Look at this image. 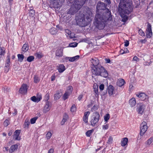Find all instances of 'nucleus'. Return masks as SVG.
Wrapping results in <instances>:
<instances>
[{
  "label": "nucleus",
  "mask_w": 153,
  "mask_h": 153,
  "mask_svg": "<svg viewBox=\"0 0 153 153\" xmlns=\"http://www.w3.org/2000/svg\"><path fill=\"white\" fill-rule=\"evenodd\" d=\"M106 6L107 4L101 1H99L97 4L96 12H99L102 10L104 11L102 13H97L94 17V25L100 30L104 28L107 21H111L112 19L111 11Z\"/></svg>",
  "instance_id": "obj_1"
},
{
  "label": "nucleus",
  "mask_w": 153,
  "mask_h": 153,
  "mask_svg": "<svg viewBox=\"0 0 153 153\" xmlns=\"http://www.w3.org/2000/svg\"><path fill=\"white\" fill-rule=\"evenodd\" d=\"M118 8L119 12L124 15L128 14L133 10L132 3L131 0H120Z\"/></svg>",
  "instance_id": "obj_2"
},
{
  "label": "nucleus",
  "mask_w": 153,
  "mask_h": 153,
  "mask_svg": "<svg viewBox=\"0 0 153 153\" xmlns=\"http://www.w3.org/2000/svg\"><path fill=\"white\" fill-rule=\"evenodd\" d=\"M90 14H81L75 17L77 24L80 27H83L88 25L90 22Z\"/></svg>",
  "instance_id": "obj_3"
},
{
  "label": "nucleus",
  "mask_w": 153,
  "mask_h": 153,
  "mask_svg": "<svg viewBox=\"0 0 153 153\" xmlns=\"http://www.w3.org/2000/svg\"><path fill=\"white\" fill-rule=\"evenodd\" d=\"M91 72L93 74L96 76H100L106 77L108 74L107 71L101 65H100L95 67H91Z\"/></svg>",
  "instance_id": "obj_4"
},
{
  "label": "nucleus",
  "mask_w": 153,
  "mask_h": 153,
  "mask_svg": "<svg viewBox=\"0 0 153 153\" xmlns=\"http://www.w3.org/2000/svg\"><path fill=\"white\" fill-rule=\"evenodd\" d=\"M77 0H74L70 9L67 12V14L74 15L76 13L82 6L78 2Z\"/></svg>",
  "instance_id": "obj_5"
},
{
  "label": "nucleus",
  "mask_w": 153,
  "mask_h": 153,
  "mask_svg": "<svg viewBox=\"0 0 153 153\" xmlns=\"http://www.w3.org/2000/svg\"><path fill=\"white\" fill-rule=\"evenodd\" d=\"M100 117L99 114L97 112H95L91 117V125L92 126H94L98 122Z\"/></svg>",
  "instance_id": "obj_6"
},
{
  "label": "nucleus",
  "mask_w": 153,
  "mask_h": 153,
  "mask_svg": "<svg viewBox=\"0 0 153 153\" xmlns=\"http://www.w3.org/2000/svg\"><path fill=\"white\" fill-rule=\"evenodd\" d=\"M46 96L47 97V98H46L47 101L43 109V112L45 113H46L48 112L50 109V103L48 101V100L49 98V94H46Z\"/></svg>",
  "instance_id": "obj_7"
},
{
  "label": "nucleus",
  "mask_w": 153,
  "mask_h": 153,
  "mask_svg": "<svg viewBox=\"0 0 153 153\" xmlns=\"http://www.w3.org/2000/svg\"><path fill=\"white\" fill-rule=\"evenodd\" d=\"M145 122H143L140 125V135L143 136L146 131L148 127Z\"/></svg>",
  "instance_id": "obj_8"
},
{
  "label": "nucleus",
  "mask_w": 153,
  "mask_h": 153,
  "mask_svg": "<svg viewBox=\"0 0 153 153\" xmlns=\"http://www.w3.org/2000/svg\"><path fill=\"white\" fill-rule=\"evenodd\" d=\"M146 33V36L147 38H150L152 35L151 25L149 23H148Z\"/></svg>",
  "instance_id": "obj_9"
},
{
  "label": "nucleus",
  "mask_w": 153,
  "mask_h": 153,
  "mask_svg": "<svg viewBox=\"0 0 153 153\" xmlns=\"http://www.w3.org/2000/svg\"><path fill=\"white\" fill-rule=\"evenodd\" d=\"M73 91V88L71 86L67 88V91L63 96V99L64 100L68 98V97L71 94Z\"/></svg>",
  "instance_id": "obj_10"
},
{
  "label": "nucleus",
  "mask_w": 153,
  "mask_h": 153,
  "mask_svg": "<svg viewBox=\"0 0 153 153\" xmlns=\"http://www.w3.org/2000/svg\"><path fill=\"white\" fill-rule=\"evenodd\" d=\"M27 84H23L19 89V92L22 94H25L27 93Z\"/></svg>",
  "instance_id": "obj_11"
},
{
  "label": "nucleus",
  "mask_w": 153,
  "mask_h": 153,
  "mask_svg": "<svg viewBox=\"0 0 153 153\" xmlns=\"http://www.w3.org/2000/svg\"><path fill=\"white\" fill-rule=\"evenodd\" d=\"M21 130H17L14 132L13 137L15 140H20V137L19 136Z\"/></svg>",
  "instance_id": "obj_12"
},
{
  "label": "nucleus",
  "mask_w": 153,
  "mask_h": 153,
  "mask_svg": "<svg viewBox=\"0 0 153 153\" xmlns=\"http://www.w3.org/2000/svg\"><path fill=\"white\" fill-rule=\"evenodd\" d=\"M53 7L58 8L62 5V3L65 0H53Z\"/></svg>",
  "instance_id": "obj_13"
},
{
  "label": "nucleus",
  "mask_w": 153,
  "mask_h": 153,
  "mask_svg": "<svg viewBox=\"0 0 153 153\" xmlns=\"http://www.w3.org/2000/svg\"><path fill=\"white\" fill-rule=\"evenodd\" d=\"M11 63L10 62V55H8L7 56V59L5 61V67L7 68L6 72H8Z\"/></svg>",
  "instance_id": "obj_14"
},
{
  "label": "nucleus",
  "mask_w": 153,
  "mask_h": 153,
  "mask_svg": "<svg viewBox=\"0 0 153 153\" xmlns=\"http://www.w3.org/2000/svg\"><path fill=\"white\" fill-rule=\"evenodd\" d=\"M90 114V112L89 111H87L84 113L83 120V121L85 123H88V117Z\"/></svg>",
  "instance_id": "obj_15"
},
{
  "label": "nucleus",
  "mask_w": 153,
  "mask_h": 153,
  "mask_svg": "<svg viewBox=\"0 0 153 153\" xmlns=\"http://www.w3.org/2000/svg\"><path fill=\"white\" fill-rule=\"evenodd\" d=\"M91 62L92 64V67H95L98 66L99 63V60L95 58V59H91Z\"/></svg>",
  "instance_id": "obj_16"
},
{
  "label": "nucleus",
  "mask_w": 153,
  "mask_h": 153,
  "mask_svg": "<svg viewBox=\"0 0 153 153\" xmlns=\"http://www.w3.org/2000/svg\"><path fill=\"white\" fill-rule=\"evenodd\" d=\"M18 146L17 144H15L12 145L9 149L10 153H12L17 150L18 148Z\"/></svg>",
  "instance_id": "obj_17"
},
{
  "label": "nucleus",
  "mask_w": 153,
  "mask_h": 153,
  "mask_svg": "<svg viewBox=\"0 0 153 153\" xmlns=\"http://www.w3.org/2000/svg\"><path fill=\"white\" fill-rule=\"evenodd\" d=\"M41 99L42 96L41 95L38 96L37 97L35 96H33L31 98V100L32 101L37 102H39Z\"/></svg>",
  "instance_id": "obj_18"
},
{
  "label": "nucleus",
  "mask_w": 153,
  "mask_h": 153,
  "mask_svg": "<svg viewBox=\"0 0 153 153\" xmlns=\"http://www.w3.org/2000/svg\"><path fill=\"white\" fill-rule=\"evenodd\" d=\"M63 49L61 48L58 49L56 51V55L57 56L61 57L63 56Z\"/></svg>",
  "instance_id": "obj_19"
},
{
  "label": "nucleus",
  "mask_w": 153,
  "mask_h": 153,
  "mask_svg": "<svg viewBox=\"0 0 153 153\" xmlns=\"http://www.w3.org/2000/svg\"><path fill=\"white\" fill-rule=\"evenodd\" d=\"M137 96L138 97L143 101L145 100L147 98V96L144 93H140L139 94H137Z\"/></svg>",
  "instance_id": "obj_20"
},
{
  "label": "nucleus",
  "mask_w": 153,
  "mask_h": 153,
  "mask_svg": "<svg viewBox=\"0 0 153 153\" xmlns=\"http://www.w3.org/2000/svg\"><path fill=\"white\" fill-rule=\"evenodd\" d=\"M114 88L111 85H110L108 87V93L110 96H111L114 94Z\"/></svg>",
  "instance_id": "obj_21"
},
{
  "label": "nucleus",
  "mask_w": 153,
  "mask_h": 153,
  "mask_svg": "<svg viewBox=\"0 0 153 153\" xmlns=\"http://www.w3.org/2000/svg\"><path fill=\"white\" fill-rule=\"evenodd\" d=\"M145 105L143 104L140 105L138 107L137 111L139 114H142L144 109Z\"/></svg>",
  "instance_id": "obj_22"
},
{
  "label": "nucleus",
  "mask_w": 153,
  "mask_h": 153,
  "mask_svg": "<svg viewBox=\"0 0 153 153\" xmlns=\"http://www.w3.org/2000/svg\"><path fill=\"white\" fill-rule=\"evenodd\" d=\"M125 83V82L124 79L120 78L118 79L117 82V84L118 86L121 87L124 85Z\"/></svg>",
  "instance_id": "obj_23"
},
{
  "label": "nucleus",
  "mask_w": 153,
  "mask_h": 153,
  "mask_svg": "<svg viewBox=\"0 0 153 153\" xmlns=\"http://www.w3.org/2000/svg\"><path fill=\"white\" fill-rule=\"evenodd\" d=\"M128 138L127 137H125L123 138L121 142V146H125L128 143Z\"/></svg>",
  "instance_id": "obj_24"
},
{
  "label": "nucleus",
  "mask_w": 153,
  "mask_h": 153,
  "mask_svg": "<svg viewBox=\"0 0 153 153\" xmlns=\"http://www.w3.org/2000/svg\"><path fill=\"white\" fill-rule=\"evenodd\" d=\"M62 95V93L59 91H57L54 95V98L55 100H57L60 98Z\"/></svg>",
  "instance_id": "obj_25"
},
{
  "label": "nucleus",
  "mask_w": 153,
  "mask_h": 153,
  "mask_svg": "<svg viewBox=\"0 0 153 153\" xmlns=\"http://www.w3.org/2000/svg\"><path fill=\"white\" fill-rule=\"evenodd\" d=\"M65 70V66L63 64H60L58 66V70L60 73L63 72Z\"/></svg>",
  "instance_id": "obj_26"
},
{
  "label": "nucleus",
  "mask_w": 153,
  "mask_h": 153,
  "mask_svg": "<svg viewBox=\"0 0 153 153\" xmlns=\"http://www.w3.org/2000/svg\"><path fill=\"white\" fill-rule=\"evenodd\" d=\"M129 103L132 107L134 106L136 104V100L134 98H132L129 101Z\"/></svg>",
  "instance_id": "obj_27"
},
{
  "label": "nucleus",
  "mask_w": 153,
  "mask_h": 153,
  "mask_svg": "<svg viewBox=\"0 0 153 153\" xmlns=\"http://www.w3.org/2000/svg\"><path fill=\"white\" fill-rule=\"evenodd\" d=\"M49 32L51 34L55 35L56 34L57 31L56 28L55 27H52L50 29Z\"/></svg>",
  "instance_id": "obj_28"
},
{
  "label": "nucleus",
  "mask_w": 153,
  "mask_h": 153,
  "mask_svg": "<svg viewBox=\"0 0 153 153\" xmlns=\"http://www.w3.org/2000/svg\"><path fill=\"white\" fill-rule=\"evenodd\" d=\"M18 60L20 62L23 61L24 58V56L22 54H19L17 55Z\"/></svg>",
  "instance_id": "obj_29"
},
{
  "label": "nucleus",
  "mask_w": 153,
  "mask_h": 153,
  "mask_svg": "<svg viewBox=\"0 0 153 153\" xmlns=\"http://www.w3.org/2000/svg\"><path fill=\"white\" fill-rule=\"evenodd\" d=\"M29 48V47L27 44H24L22 48V51H23L26 52L28 51Z\"/></svg>",
  "instance_id": "obj_30"
},
{
  "label": "nucleus",
  "mask_w": 153,
  "mask_h": 153,
  "mask_svg": "<svg viewBox=\"0 0 153 153\" xmlns=\"http://www.w3.org/2000/svg\"><path fill=\"white\" fill-rule=\"evenodd\" d=\"M5 53V49L4 47H0V55L4 56Z\"/></svg>",
  "instance_id": "obj_31"
},
{
  "label": "nucleus",
  "mask_w": 153,
  "mask_h": 153,
  "mask_svg": "<svg viewBox=\"0 0 153 153\" xmlns=\"http://www.w3.org/2000/svg\"><path fill=\"white\" fill-rule=\"evenodd\" d=\"M93 131L94 130L93 129L88 130L86 132L85 134L88 137H90L91 134H92V133H93Z\"/></svg>",
  "instance_id": "obj_32"
},
{
  "label": "nucleus",
  "mask_w": 153,
  "mask_h": 153,
  "mask_svg": "<svg viewBox=\"0 0 153 153\" xmlns=\"http://www.w3.org/2000/svg\"><path fill=\"white\" fill-rule=\"evenodd\" d=\"M34 57L33 56H30L28 57L27 59V60L29 62H30L34 60Z\"/></svg>",
  "instance_id": "obj_33"
},
{
  "label": "nucleus",
  "mask_w": 153,
  "mask_h": 153,
  "mask_svg": "<svg viewBox=\"0 0 153 153\" xmlns=\"http://www.w3.org/2000/svg\"><path fill=\"white\" fill-rule=\"evenodd\" d=\"M110 116L109 114H107L104 116V120L106 122H107L108 120L110 119Z\"/></svg>",
  "instance_id": "obj_34"
},
{
  "label": "nucleus",
  "mask_w": 153,
  "mask_h": 153,
  "mask_svg": "<svg viewBox=\"0 0 153 153\" xmlns=\"http://www.w3.org/2000/svg\"><path fill=\"white\" fill-rule=\"evenodd\" d=\"M28 13L30 16L33 17L35 15V11L33 10H31L29 11Z\"/></svg>",
  "instance_id": "obj_35"
},
{
  "label": "nucleus",
  "mask_w": 153,
  "mask_h": 153,
  "mask_svg": "<svg viewBox=\"0 0 153 153\" xmlns=\"http://www.w3.org/2000/svg\"><path fill=\"white\" fill-rule=\"evenodd\" d=\"M76 108L74 104L72 105L70 111L71 112H73L76 111Z\"/></svg>",
  "instance_id": "obj_36"
},
{
  "label": "nucleus",
  "mask_w": 153,
  "mask_h": 153,
  "mask_svg": "<svg viewBox=\"0 0 153 153\" xmlns=\"http://www.w3.org/2000/svg\"><path fill=\"white\" fill-rule=\"evenodd\" d=\"M37 119L38 117H35L31 119L30 120V123L32 124H34Z\"/></svg>",
  "instance_id": "obj_37"
},
{
  "label": "nucleus",
  "mask_w": 153,
  "mask_h": 153,
  "mask_svg": "<svg viewBox=\"0 0 153 153\" xmlns=\"http://www.w3.org/2000/svg\"><path fill=\"white\" fill-rule=\"evenodd\" d=\"M128 19V17L127 16L124 15L122 17V21L125 22Z\"/></svg>",
  "instance_id": "obj_38"
},
{
  "label": "nucleus",
  "mask_w": 153,
  "mask_h": 153,
  "mask_svg": "<svg viewBox=\"0 0 153 153\" xmlns=\"http://www.w3.org/2000/svg\"><path fill=\"white\" fill-rule=\"evenodd\" d=\"M153 141V138L152 137H151L147 141L146 144L147 145H149L151 144V143Z\"/></svg>",
  "instance_id": "obj_39"
},
{
  "label": "nucleus",
  "mask_w": 153,
  "mask_h": 153,
  "mask_svg": "<svg viewBox=\"0 0 153 153\" xmlns=\"http://www.w3.org/2000/svg\"><path fill=\"white\" fill-rule=\"evenodd\" d=\"M39 77L37 76H35L34 77V82L35 83H37L39 82Z\"/></svg>",
  "instance_id": "obj_40"
},
{
  "label": "nucleus",
  "mask_w": 153,
  "mask_h": 153,
  "mask_svg": "<svg viewBox=\"0 0 153 153\" xmlns=\"http://www.w3.org/2000/svg\"><path fill=\"white\" fill-rule=\"evenodd\" d=\"M78 2L82 6L85 3L86 0H77Z\"/></svg>",
  "instance_id": "obj_41"
},
{
  "label": "nucleus",
  "mask_w": 153,
  "mask_h": 153,
  "mask_svg": "<svg viewBox=\"0 0 153 153\" xmlns=\"http://www.w3.org/2000/svg\"><path fill=\"white\" fill-rule=\"evenodd\" d=\"M113 140L112 137L111 136H109L108 140L107 141V143L109 144H111Z\"/></svg>",
  "instance_id": "obj_42"
},
{
  "label": "nucleus",
  "mask_w": 153,
  "mask_h": 153,
  "mask_svg": "<svg viewBox=\"0 0 153 153\" xmlns=\"http://www.w3.org/2000/svg\"><path fill=\"white\" fill-rule=\"evenodd\" d=\"M138 33L139 34L142 36H145V33L141 29H140L139 30Z\"/></svg>",
  "instance_id": "obj_43"
},
{
  "label": "nucleus",
  "mask_w": 153,
  "mask_h": 153,
  "mask_svg": "<svg viewBox=\"0 0 153 153\" xmlns=\"http://www.w3.org/2000/svg\"><path fill=\"white\" fill-rule=\"evenodd\" d=\"M78 45L76 42H74L70 44L69 45V46L71 47H76Z\"/></svg>",
  "instance_id": "obj_44"
},
{
  "label": "nucleus",
  "mask_w": 153,
  "mask_h": 153,
  "mask_svg": "<svg viewBox=\"0 0 153 153\" xmlns=\"http://www.w3.org/2000/svg\"><path fill=\"white\" fill-rule=\"evenodd\" d=\"M30 124V122L28 121H25V123L24 124V126L25 128H27L28 127V126Z\"/></svg>",
  "instance_id": "obj_45"
},
{
  "label": "nucleus",
  "mask_w": 153,
  "mask_h": 153,
  "mask_svg": "<svg viewBox=\"0 0 153 153\" xmlns=\"http://www.w3.org/2000/svg\"><path fill=\"white\" fill-rule=\"evenodd\" d=\"M52 135L51 133V132H48L46 135V137L48 139H50Z\"/></svg>",
  "instance_id": "obj_46"
},
{
  "label": "nucleus",
  "mask_w": 153,
  "mask_h": 153,
  "mask_svg": "<svg viewBox=\"0 0 153 153\" xmlns=\"http://www.w3.org/2000/svg\"><path fill=\"white\" fill-rule=\"evenodd\" d=\"M9 124V121L7 120H6L4 121L3 124L5 126H7Z\"/></svg>",
  "instance_id": "obj_47"
},
{
  "label": "nucleus",
  "mask_w": 153,
  "mask_h": 153,
  "mask_svg": "<svg viewBox=\"0 0 153 153\" xmlns=\"http://www.w3.org/2000/svg\"><path fill=\"white\" fill-rule=\"evenodd\" d=\"M35 56L36 57L38 58L39 59L41 58L42 56L41 55V53H37L35 54Z\"/></svg>",
  "instance_id": "obj_48"
},
{
  "label": "nucleus",
  "mask_w": 153,
  "mask_h": 153,
  "mask_svg": "<svg viewBox=\"0 0 153 153\" xmlns=\"http://www.w3.org/2000/svg\"><path fill=\"white\" fill-rule=\"evenodd\" d=\"M97 109V106L94 105L91 109V111L94 112Z\"/></svg>",
  "instance_id": "obj_49"
},
{
  "label": "nucleus",
  "mask_w": 153,
  "mask_h": 153,
  "mask_svg": "<svg viewBox=\"0 0 153 153\" xmlns=\"http://www.w3.org/2000/svg\"><path fill=\"white\" fill-rule=\"evenodd\" d=\"M104 85L103 84H101L99 86V89L101 91H102L104 88Z\"/></svg>",
  "instance_id": "obj_50"
},
{
  "label": "nucleus",
  "mask_w": 153,
  "mask_h": 153,
  "mask_svg": "<svg viewBox=\"0 0 153 153\" xmlns=\"http://www.w3.org/2000/svg\"><path fill=\"white\" fill-rule=\"evenodd\" d=\"M79 57L80 56H79L77 55L73 57V59L74 60V61H75L76 60H78Z\"/></svg>",
  "instance_id": "obj_51"
},
{
  "label": "nucleus",
  "mask_w": 153,
  "mask_h": 153,
  "mask_svg": "<svg viewBox=\"0 0 153 153\" xmlns=\"http://www.w3.org/2000/svg\"><path fill=\"white\" fill-rule=\"evenodd\" d=\"M108 128V124H106L105 125L103 126L102 128L103 129H107Z\"/></svg>",
  "instance_id": "obj_52"
},
{
  "label": "nucleus",
  "mask_w": 153,
  "mask_h": 153,
  "mask_svg": "<svg viewBox=\"0 0 153 153\" xmlns=\"http://www.w3.org/2000/svg\"><path fill=\"white\" fill-rule=\"evenodd\" d=\"M68 115L67 114H65L63 116V118L67 120L68 119Z\"/></svg>",
  "instance_id": "obj_53"
},
{
  "label": "nucleus",
  "mask_w": 153,
  "mask_h": 153,
  "mask_svg": "<svg viewBox=\"0 0 153 153\" xmlns=\"http://www.w3.org/2000/svg\"><path fill=\"white\" fill-rule=\"evenodd\" d=\"M125 44L124 45L126 47L128 46L129 44V41L127 40H126L124 42Z\"/></svg>",
  "instance_id": "obj_54"
},
{
  "label": "nucleus",
  "mask_w": 153,
  "mask_h": 153,
  "mask_svg": "<svg viewBox=\"0 0 153 153\" xmlns=\"http://www.w3.org/2000/svg\"><path fill=\"white\" fill-rule=\"evenodd\" d=\"M139 60V59L136 56H135L133 58V60L137 61Z\"/></svg>",
  "instance_id": "obj_55"
},
{
  "label": "nucleus",
  "mask_w": 153,
  "mask_h": 153,
  "mask_svg": "<svg viewBox=\"0 0 153 153\" xmlns=\"http://www.w3.org/2000/svg\"><path fill=\"white\" fill-rule=\"evenodd\" d=\"M66 33L68 35L70 34L71 33V30H68L66 29L65 30Z\"/></svg>",
  "instance_id": "obj_56"
},
{
  "label": "nucleus",
  "mask_w": 153,
  "mask_h": 153,
  "mask_svg": "<svg viewBox=\"0 0 153 153\" xmlns=\"http://www.w3.org/2000/svg\"><path fill=\"white\" fill-rule=\"evenodd\" d=\"M67 120L63 118L62 121L61 122V124L62 125H64Z\"/></svg>",
  "instance_id": "obj_57"
},
{
  "label": "nucleus",
  "mask_w": 153,
  "mask_h": 153,
  "mask_svg": "<svg viewBox=\"0 0 153 153\" xmlns=\"http://www.w3.org/2000/svg\"><path fill=\"white\" fill-rule=\"evenodd\" d=\"M104 1L108 5L111 3L110 0H104Z\"/></svg>",
  "instance_id": "obj_58"
},
{
  "label": "nucleus",
  "mask_w": 153,
  "mask_h": 153,
  "mask_svg": "<svg viewBox=\"0 0 153 153\" xmlns=\"http://www.w3.org/2000/svg\"><path fill=\"white\" fill-rule=\"evenodd\" d=\"M54 152L53 149H51L48 151V153H53Z\"/></svg>",
  "instance_id": "obj_59"
},
{
  "label": "nucleus",
  "mask_w": 153,
  "mask_h": 153,
  "mask_svg": "<svg viewBox=\"0 0 153 153\" xmlns=\"http://www.w3.org/2000/svg\"><path fill=\"white\" fill-rule=\"evenodd\" d=\"M94 92L97 94L98 92V87H97V88H95L94 89Z\"/></svg>",
  "instance_id": "obj_60"
},
{
  "label": "nucleus",
  "mask_w": 153,
  "mask_h": 153,
  "mask_svg": "<svg viewBox=\"0 0 153 153\" xmlns=\"http://www.w3.org/2000/svg\"><path fill=\"white\" fill-rule=\"evenodd\" d=\"M83 95H80L78 97V99L79 101L80 100H81L82 97Z\"/></svg>",
  "instance_id": "obj_61"
},
{
  "label": "nucleus",
  "mask_w": 153,
  "mask_h": 153,
  "mask_svg": "<svg viewBox=\"0 0 153 153\" xmlns=\"http://www.w3.org/2000/svg\"><path fill=\"white\" fill-rule=\"evenodd\" d=\"M17 110L16 109H14V112L13 113V114L14 115V116H15L16 115L17 113Z\"/></svg>",
  "instance_id": "obj_62"
},
{
  "label": "nucleus",
  "mask_w": 153,
  "mask_h": 153,
  "mask_svg": "<svg viewBox=\"0 0 153 153\" xmlns=\"http://www.w3.org/2000/svg\"><path fill=\"white\" fill-rule=\"evenodd\" d=\"M105 59L106 63H110L111 61L109 59Z\"/></svg>",
  "instance_id": "obj_63"
},
{
  "label": "nucleus",
  "mask_w": 153,
  "mask_h": 153,
  "mask_svg": "<svg viewBox=\"0 0 153 153\" xmlns=\"http://www.w3.org/2000/svg\"><path fill=\"white\" fill-rule=\"evenodd\" d=\"M120 53L121 54H123L124 53H125V51H124V50H123V49H121L120 51Z\"/></svg>",
  "instance_id": "obj_64"
}]
</instances>
